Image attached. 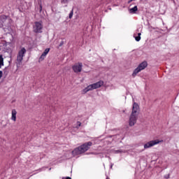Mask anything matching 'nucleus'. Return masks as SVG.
<instances>
[{"mask_svg": "<svg viewBox=\"0 0 179 179\" xmlns=\"http://www.w3.org/2000/svg\"><path fill=\"white\" fill-rule=\"evenodd\" d=\"M139 115V105L134 102L133 104L132 112L129 117V127H134L138 121V116Z\"/></svg>", "mask_w": 179, "mask_h": 179, "instance_id": "1", "label": "nucleus"}, {"mask_svg": "<svg viewBox=\"0 0 179 179\" xmlns=\"http://www.w3.org/2000/svg\"><path fill=\"white\" fill-rule=\"evenodd\" d=\"M92 145H93V143H92V141L85 143L80 146L75 148L72 151V154L73 155V156H78V155H82L83 153H85V152H87L88 149H90V146H92Z\"/></svg>", "mask_w": 179, "mask_h": 179, "instance_id": "2", "label": "nucleus"}, {"mask_svg": "<svg viewBox=\"0 0 179 179\" xmlns=\"http://www.w3.org/2000/svg\"><path fill=\"white\" fill-rule=\"evenodd\" d=\"M104 85V81L100 80L96 83L88 85L83 90L85 94L87 93V92H90L92 90H94V89H99V87H101Z\"/></svg>", "mask_w": 179, "mask_h": 179, "instance_id": "3", "label": "nucleus"}, {"mask_svg": "<svg viewBox=\"0 0 179 179\" xmlns=\"http://www.w3.org/2000/svg\"><path fill=\"white\" fill-rule=\"evenodd\" d=\"M147 66H148V62L144 61L142 63H141L138 65V66L136 69H134L132 73L133 78H135V76H136V75H138V73H139L141 71H143V69H145Z\"/></svg>", "mask_w": 179, "mask_h": 179, "instance_id": "4", "label": "nucleus"}, {"mask_svg": "<svg viewBox=\"0 0 179 179\" xmlns=\"http://www.w3.org/2000/svg\"><path fill=\"white\" fill-rule=\"evenodd\" d=\"M33 29L34 33H43V24L41 22H35Z\"/></svg>", "mask_w": 179, "mask_h": 179, "instance_id": "5", "label": "nucleus"}, {"mask_svg": "<svg viewBox=\"0 0 179 179\" xmlns=\"http://www.w3.org/2000/svg\"><path fill=\"white\" fill-rule=\"evenodd\" d=\"M82 68H83V64L82 62H78L72 66V69L75 73H79L82 72Z\"/></svg>", "mask_w": 179, "mask_h": 179, "instance_id": "6", "label": "nucleus"}, {"mask_svg": "<svg viewBox=\"0 0 179 179\" xmlns=\"http://www.w3.org/2000/svg\"><path fill=\"white\" fill-rule=\"evenodd\" d=\"M160 142L162 141L159 140L149 141L144 145V149H149V148H152V146H155V145H158Z\"/></svg>", "mask_w": 179, "mask_h": 179, "instance_id": "7", "label": "nucleus"}, {"mask_svg": "<svg viewBox=\"0 0 179 179\" xmlns=\"http://www.w3.org/2000/svg\"><path fill=\"white\" fill-rule=\"evenodd\" d=\"M26 54V48H22L19 52H18V55L20 57H24V55Z\"/></svg>", "mask_w": 179, "mask_h": 179, "instance_id": "8", "label": "nucleus"}, {"mask_svg": "<svg viewBox=\"0 0 179 179\" xmlns=\"http://www.w3.org/2000/svg\"><path fill=\"white\" fill-rule=\"evenodd\" d=\"M16 114H17V112H16L15 109H13L12 110V117H11V120L13 121H16Z\"/></svg>", "mask_w": 179, "mask_h": 179, "instance_id": "9", "label": "nucleus"}, {"mask_svg": "<svg viewBox=\"0 0 179 179\" xmlns=\"http://www.w3.org/2000/svg\"><path fill=\"white\" fill-rule=\"evenodd\" d=\"M138 12V6H135L134 8L129 9V13H136Z\"/></svg>", "mask_w": 179, "mask_h": 179, "instance_id": "10", "label": "nucleus"}, {"mask_svg": "<svg viewBox=\"0 0 179 179\" xmlns=\"http://www.w3.org/2000/svg\"><path fill=\"white\" fill-rule=\"evenodd\" d=\"M141 34H142L138 33V36H136V34H134V37L136 41H141Z\"/></svg>", "mask_w": 179, "mask_h": 179, "instance_id": "11", "label": "nucleus"}, {"mask_svg": "<svg viewBox=\"0 0 179 179\" xmlns=\"http://www.w3.org/2000/svg\"><path fill=\"white\" fill-rule=\"evenodd\" d=\"M3 65V57L2 56V55H0V69L2 68Z\"/></svg>", "mask_w": 179, "mask_h": 179, "instance_id": "12", "label": "nucleus"}, {"mask_svg": "<svg viewBox=\"0 0 179 179\" xmlns=\"http://www.w3.org/2000/svg\"><path fill=\"white\" fill-rule=\"evenodd\" d=\"M17 61L19 64H21L22 61H23V57L22 56H20L19 55H17Z\"/></svg>", "mask_w": 179, "mask_h": 179, "instance_id": "13", "label": "nucleus"}, {"mask_svg": "<svg viewBox=\"0 0 179 179\" xmlns=\"http://www.w3.org/2000/svg\"><path fill=\"white\" fill-rule=\"evenodd\" d=\"M50 48H46L44 52H43L42 55H44L45 57L47 56V54H48V52H50Z\"/></svg>", "mask_w": 179, "mask_h": 179, "instance_id": "14", "label": "nucleus"}, {"mask_svg": "<svg viewBox=\"0 0 179 179\" xmlns=\"http://www.w3.org/2000/svg\"><path fill=\"white\" fill-rule=\"evenodd\" d=\"M38 3L39 5V12L41 13V10H43V5L41 4V0H39Z\"/></svg>", "mask_w": 179, "mask_h": 179, "instance_id": "15", "label": "nucleus"}, {"mask_svg": "<svg viewBox=\"0 0 179 179\" xmlns=\"http://www.w3.org/2000/svg\"><path fill=\"white\" fill-rule=\"evenodd\" d=\"M73 16V9H72L69 13V19H72Z\"/></svg>", "mask_w": 179, "mask_h": 179, "instance_id": "16", "label": "nucleus"}, {"mask_svg": "<svg viewBox=\"0 0 179 179\" xmlns=\"http://www.w3.org/2000/svg\"><path fill=\"white\" fill-rule=\"evenodd\" d=\"M44 58H45V56H44L43 55H41L39 58V61H43Z\"/></svg>", "mask_w": 179, "mask_h": 179, "instance_id": "17", "label": "nucleus"}, {"mask_svg": "<svg viewBox=\"0 0 179 179\" xmlns=\"http://www.w3.org/2000/svg\"><path fill=\"white\" fill-rule=\"evenodd\" d=\"M64 45V41H62L59 45V47H62Z\"/></svg>", "mask_w": 179, "mask_h": 179, "instance_id": "18", "label": "nucleus"}, {"mask_svg": "<svg viewBox=\"0 0 179 179\" xmlns=\"http://www.w3.org/2000/svg\"><path fill=\"white\" fill-rule=\"evenodd\" d=\"M77 128H79V127H80V125H82V123L80 122H77Z\"/></svg>", "mask_w": 179, "mask_h": 179, "instance_id": "19", "label": "nucleus"}, {"mask_svg": "<svg viewBox=\"0 0 179 179\" xmlns=\"http://www.w3.org/2000/svg\"><path fill=\"white\" fill-rule=\"evenodd\" d=\"M164 178H166V179L170 178V174L165 175Z\"/></svg>", "mask_w": 179, "mask_h": 179, "instance_id": "20", "label": "nucleus"}, {"mask_svg": "<svg viewBox=\"0 0 179 179\" xmlns=\"http://www.w3.org/2000/svg\"><path fill=\"white\" fill-rule=\"evenodd\" d=\"M2 75H3V73L2 72V71H0V79L1 78H2Z\"/></svg>", "mask_w": 179, "mask_h": 179, "instance_id": "21", "label": "nucleus"}, {"mask_svg": "<svg viewBox=\"0 0 179 179\" xmlns=\"http://www.w3.org/2000/svg\"><path fill=\"white\" fill-rule=\"evenodd\" d=\"M65 179H72V178H71V177H66L65 178Z\"/></svg>", "mask_w": 179, "mask_h": 179, "instance_id": "22", "label": "nucleus"}, {"mask_svg": "<svg viewBox=\"0 0 179 179\" xmlns=\"http://www.w3.org/2000/svg\"><path fill=\"white\" fill-rule=\"evenodd\" d=\"M116 152H117V153H120V152H121V150H118Z\"/></svg>", "mask_w": 179, "mask_h": 179, "instance_id": "23", "label": "nucleus"}, {"mask_svg": "<svg viewBox=\"0 0 179 179\" xmlns=\"http://www.w3.org/2000/svg\"><path fill=\"white\" fill-rule=\"evenodd\" d=\"M131 2H132V1L129 0V1H128V3H131Z\"/></svg>", "mask_w": 179, "mask_h": 179, "instance_id": "24", "label": "nucleus"}, {"mask_svg": "<svg viewBox=\"0 0 179 179\" xmlns=\"http://www.w3.org/2000/svg\"><path fill=\"white\" fill-rule=\"evenodd\" d=\"M106 179H110V178H108V177H107Z\"/></svg>", "mask_w": 179, "mask_h": 179, "instance_id": "25", "label": "nucleus"}, {"mask_svg": "<svg viewBox=\"0 0 179 179\" xmlns=\"http://www.w3.org/2000/svg\"><path fill=\"white\" fill-rule=\"evenodd\" d=\"M131 1H136V0H131Z\"/></svg>", "mask_w": 179, "mask_h": 179, "instance_id": "26", "label": "nucleus"}]
</instances>
